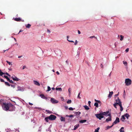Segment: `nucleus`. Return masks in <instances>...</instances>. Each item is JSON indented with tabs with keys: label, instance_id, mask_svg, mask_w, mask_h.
I'll return each mask as SVG.
<instances>
[{
	"label": "nucleus",
	"instance_id": "nucleus-2",
	"mask_svg": "<svg viewBox=\"0 0 132 132\" xmlns=\"http://www.w3.org/2000/svg\"><path fill=\"white\" fill-rule=\"evenodd\" d=\"M125 83L126 85L129 86L131 84V80L129 78L126 79L125 80Z\"/></svg>",
	"mask_w": 132,
	"mask_h": 132
},
{
	"label": "nucleus",
	"instance_id": "nucleus-11",
	"mask_svg": "<svg viewBox=\"0 0 132 132\" xmlns=\"http://www.w3.org/2000/svg\"><path fill=\"white\" fill-rule=\"evenodd\" d=\"M79 126V124L77 125L74 126V128L73 129L74 130H76L78 127Z\"/></svg>",
	"mask_w": 132,
	"mask_h": 132
},
{
	"label": "nucleus",
	"instance_id": "nucleus-41",
	"mask_svg": "<svg viewBox=\"0 0 132 132\" xmlns=\"http://www.w3.org/2000/svg\"><path fill=\"white\" fill-rule=\"evenodd\" d=\"M95 102H97L98 103H100L101 102L99 100H96L95 99Z\"/></svg>",
	"mask_w": 132,
	"mask_h": 132
},
{
	"label": "nucleus",
	"instance_id": "nucleus-49",
	"mask_svg": "<svg viewBox=\"0 0 132 132\" xmlns=\"http://www.w3.org/2000/svg\"><path fill=\"white\" fill-rule=\"evenodd\" d=\"M0 80H1V82H4V81L3 80V79L1 78L0 79Z\"/></svg>",
	"mask_w": 132,
	"mask_h": 132
},
{
	"label": "nucleus",
	"instance_id": "nucleus-52",
	"mask_svg": "<svg viewBox=\"0 0 132 132\" xmlns=\"http://www.w3.org/2000/svg\"><path fill=\"white\" fill-rule=\"evenodd\" d=\"M120 132H125L123 130H122L121 129L120 130Z\"/></svg>",
	"mask_w": 132,
	"mask_h": 132
},
{
	"label": "nucleus",
	"instance_id": "nucleus-21",
	"mask_svg": "<svg viewBox=\"0 0 132 132\" xmlns=\"http://www.w3.org/2000/svg\"><path fill=\"white\" fill-rule=\"evenodd\" d=\"M80 113L81 112L79 111L76 112L75 113L76 115L77 116L79 115L80 114Z\"/></svg>",
	"mask_w": 132,
	"mask_h": 132
},
{
	"label": "nucleus",
	"instance_id": "nucleus-60",
	"mask_svg": "<svg viewBox=\"0 0 132 132\" xmlns=\"http://www.w3.org/2000/svg\"><path fill=\"white\" fill-rule=\"evenodd\" d=\"M47 32H48L49 33H50L51 32L50 30L48 29H47Z\"/></svg>",
	"mask_w": 132,
	"mask_h": 132
},
{
	"label": "nucleus",
	"instance_id": "nucleus-51",
	"mask_svg": "<svg viewBox=\"0 0 132 132\" xmlns=\"http://www.w3.org/2000/svg\"><path fill=\"white\" fill-rule=\"evenodd\" d=\"M116 105L115 104H113V106L114 107V108H117V106H116Z\"/></svg>",
	"mask_w": 132,
	"mask_h": 132
},
{
	"label": "nucleus",
	"instance_id": "nucleus-32",
	"mask_svg": "<svg viewBox=\"0 0 132 132\" xmlns=\"http://www.w3.org/2000/svg\"><path fill=\"white\" fill-rule=\"evenodd\" d=\"M67 40L69 42H72V43H74V42L72 40H68V38H69V36H67Z\"/></svg>",
	"mask_w": 132,
	"mask_h": 132
},
{
	"label": "nucleus",
	"instance_id": "nucleus-27",
	"mask_svg": "<svg viewBox=\"0 0 132 132\" xmlns=\"http://www.w3.org/2000/svg\"><path fill=\"white\" fill-rule=\"evenodd\" d=\"M120 37H121V38L120 39V40L121 41H122L123 40L124 37L122 35H120Z\"/></svg>",
	"mask_w": 132,
	"mask_h": 132
},
{
	"label": "nucleus",
	"instance_id": "nucleus-38",
	"mask_svg": "<svg viewBox=\"0 0 132 132\" xmlns=\"http://www.w3.org/2000/svg\"><path fill=\"white\" fill-rule=\"evenodd\" d=\"M41 130L42 128H41L40 127L39 128L38 131L39 132H41Z\"/></svg>",
	"mask_w": 132,
	"mask_h": 132
},
{
	"label": "nucleus",
	"instance_id": "nucleus-30",
	"mask_svg": "<svg viewBox=\"0 0 132 132\" xmlns=\"http://www.w3.org/2000/svg\"><path fill=\"white\" fill-rule=\"evenodd\" d=\"M71 100H69L67 102V103L68 104H70L71 103Z\"/></svg>",
	"mask_w": 132,
	"mask_h": 132
},
{
	"label": "nucleus",
	"instance_id": "nucleus-1",
	"mask_svg": "<svg viewBox=\"0 0 132 132\" xmlns=\"http://www.w3.org/2000/svg\"><path fill=\"white\" fill-rule=\"evenodd\" d=\"M3 109L6 111L9 110L10 111H12L14 110L15 107L12 104L10 103H4L2 105Z\"/></svg>",
	"mask_w": 132,
	"mask_h": 132
},
{
	"label": "nucleus",
	"instance_id": "nucleus-63",
	"mask_svg": "<svg viewBox=\"0 0 132 132\" xmlns=\"http://www.w3.org/2000/svg\"><path fill=\"white\" fill-rule=\"evenodd\" d=\"M66 63H67L68 64V62H69V61H68L67 60V61H66Z\"/></svg>",
	"mask_w": 132,
	"mask_h": 132
},
{
	"label": "nucleus",
	"instance_id": "nucleus-29",
	"mask_svg": "<svg viewBox=\"0 0 132 132\" xmlns=\"http://www.w3.org/2000/svg\"><path fill=\"white\" fill-rule=\"evenodd\" d=\"M100 129V128L98 127L95 129L94 132H99L98 130Z\"/></svg>",
	"mask_w": 132,
	"mask_h": 132
},
{
	"label": "nucleus",
	"instance_id": "nucleus-22",
	"mask_svg": "<svg viewBox=\"0 0 132 132\" xmlns=\"http://www.w3.org/2000/svg\"><path fill=\"white\" fill-rule=\"evenodd\" d=\"M56 90H59L60 91H62V89L61 88H56Z\"/></svg>",
	"mask_w": 132,
	"mask_h": 132
},
{
	"label": "nucleus",
	"instance_id": "nucleus-54",
	"mask_svg": "<svg viewBox=\"0 0 132 132\" xmlns=\"http://www.w3.org/2000/svg\"><path fill=\"white\" fill-rule=\"evenodd\" d=\"M100 66H101V67L102 68H103V64H101Z\"/></svg>",
	"mask_w": 132,
	"mask_h": 132
},
{
	"label": "nucleus",
	"instance_id": "nucleus-9",
	"mask_svg": "<svg viewBox=\"0 0 132 132\" xmlns=\"http://www.w3.org/2000/svg\"><path fill=\"white\" fill-rule=\"evenodd\" d=\"M40 96L43 99H44L46 100L47 99V98L45 97L43 94H42L40 95Z\"/></svg>",
	"mask_w": 132,
	"mask_h": 132
},
{
	"label": "nucleus",
	"instance_id": "nucleus-10",
	"mask_svg": "<svg viewBox=\"0 0 132 132\" xmlns=\"http://www.w3.org/2000/svg\"><path fill=\"white\" fill-rule=\"evenodd\" d=\"M34 84L35 85H37L38 86H39L40 85V84L39 83V82H38L37 81H36L35 80H34Z\"/></svg>",
	"mask_w": 132,
	"mask_h": 132
},
{
	"label": "nucleus",
	"instance_id": "nucleus-58",
	"mask_svg": "<svg viewBox=\"0 0 132 132\" xmlns=\"http://www.w3.org/2000/svg\"><path fill=\"white\" fill-rule=\"evenodd\" d=\"M26 68V66H24L23 67L22 69L23 70L24 69H25Z\"/></svg>",
	"mask_w": 132,
	"mask_h": 132
},
{
	"label": "nucleus",
	"instance_id": "nucleus-48",
	"mask_svg": "<svg viewBox=\"0 0 132 132\" xmlns=\"http://www.w3.org/2000/svg\"><path fill=\"white\" fill-rule=\"evenodd\" d=\"M66 116H68L69 117H73V115H70L69 116H68L67 115Z\"/></svg>",
	"mask_w": 132,
	"mask_h": 132
},
{
	"label": "nucleus",
	"instance_id": "nucleus-7",
	"mask_svg": "<svg viewBox=\"0 0 132 132\" xmlns=\"http://www.w3.org/2000/svg\"><path fill=\"white\" fill-rule=\"evenodd\" d=\"M119 122L120 121L119 118H118V117H117L115 121L114 122H113L112 123L113 125L116 124L117 123Z\"/></svg>",
	"mask_w": 132,
	"mask_h": 132
},
{
	"label": "nucleus",
	"instance_id": "nucleus-46",
	"mask_svg": "<svg viewBox=\"0 0 132 132\" xmlns=\"http://www.w3.org/2000/svg\"><path fill=\"white\" fill-rule=\"evenodd\" d=\"M129 49L128 48L127 49H126V50L125 51L126 52H127L129 51Z\"/></svg>",
	"mask_w": 132,
	"mask_h": 132
},
{
	"label": "nucleus",
	"instance_id": "nucleus-64",
	"mask_svg": "<svg viewBox=\"0 0 132 132\" xmlns=\"http://www.w3.org/2000/svg\"><path fill=\"white\" fill-rule=\"evenodd\" d=\"M118 95H119V93H118V94H116L115 95V96H118Z\"/></svg>",
	"mask_w": 132,
	"mask_h": 132
},
{
	"label": "nucleus",
	"instance_id": "nucleus-3",
	"mask_svg": "<svg viewBox=\"0 0 132 132\" xmlns=\"http://www.w3.org/2000/svg\"><path fill=\"white\" fill-rule=\"evenodd\" d=\"M95 115L97 118H98L100 120H101L102 118L104 117V116L102 113L96 114Z\"/></svg>",
	"mask_w": 132,
	"mask_h": 132
},
{
	"label": "nucleus",
	"instance_id": "nucleus-34",
	"mask_svg": "<svg viewBox=\"0 0 132 132\" xmlns=\"http://www.w3.org/2000/svg\"><path fill=\"white\" fill-rule=\"evenodd\" d=\"M5 85L8 86H10V84L8 82H5Z\"/></svg>",
	"mask_w": 132,
	"mask_h": 132
},
{
	"label": "nucleus",
	"instance_id": "nucleus-24",
	"mask_svg": "<svg viewBox=\"0 0 132 132\" xmlns=\"http://www.w3.org/2000/svg\"><path fill=\"white\" fill-rule=\"evenodd\" d=\"M3 74H5V73L3 72H2L1 70V69H0V76H2V75Z\"/></svg>",
	"mask_w": 132,
	"mask_h": 132
},
{
	"label": "nucleus",
	"instance_id": "nucleus-28",
	"mask_svg": "<svg viewBox=\"0 0 132 132\" xmlns=\"http://www.w3.org/2000/svg\"><path fill=\"white\" fill-rule=\"evenodd\" d=\"M120 104H122V103L121 102H116L115 103H114V104H116L117 105L118 104L119 105V106L120 105Z\"/></svg>",
	"mask_w": 132,
	"mask_h": 132
},
{
	"label": "nucleus",
	"instance_id": "nucleus-61",
	"mask_svg": "<svg viewBox=\"0 0 132 132\" xmlns=\"http://www.w3.org/2000/svg\"><path fill=\"white\" fill-rule=\"evenodd\" d=\"M29 104L30 105H31V106L33 105V104L32 103H29Z\"/></svg>",
	"mask_w": 132,
	"mask_h": 132
},
{
	"label": "nucleus",
	"instance_id": "nucleus-40",
	"mask_svg": "<svg viewBox=\"0 0 132 132\" xmlns=\"http://www.w3.org/2000/svg\"><path fill=\"white\" fill-rule=\"evenodd\" d=\"M47 89H48L47 90V91H49L51 90V88L49 86H48L47 87Z\"/></svg>",
	"mask_w": 132,
	"mask_h": 132
},
{
	"label": "nucleus",
	"instance_id": "nucleus-39",
	"mask_svg": "<svg viewBox=\"0 0 132 132\" xmlns=\"http://www.w3.org/2000/svg\"><path fill=\"white\" fill-rule=\"evenodd\" d=\"M80 92L78 94V98H79V99L81 98V97H80Z\"/></svg>",
	"mask_w": 132,
	"mask_h": 132
},
{
	"label": "nucleus",
	"instance_id": "nucleus-13",
	"mask_svg": "<svg viewBox=\"0 0 132 132\" xmlns=\"http://www.w3.org/2000/svg\"><path fill=\"white\" fill-rule=\"evenodd\" d=\"M109 113V111H108L106 112H103L102 113V114L103 115V116L104 115L106 116Z\"/></svg>",
	"mask_w": 132,
	"mask_h": 132
},
{
	"label": "nucleus",
	"instance_id": "nucleus-18",
	"mask_svg": "<svg viewBox=\"0 0 132 132\" xmlns=\"http://www.w3.org/2000/svg\"><path fill=\"white\" fill-rule=\"evenodd\" d=\"M120 105L119 106L120 107V110L121 111H122L123 110V108L122 107V104H120Z\"/></svg>",
	"mask_w": 132,
	"mask_h": 132
},
{
	"label": "nucleus",
	"instance_id": "nucleus-5",
	"mask_svg": "<svg viewBox=\"0 0 132 132\" xmlns=\"http://www.w3.org/2000/svg\"><path fill=\"white\" fill-rule=\"evenodd\" d=\"M51 102L53 104H55L58 103L59 102V101L53 98H52L51 99Z\"/></svg>",
	"mask_w": 132,
	"mask_h": 132
},
{
	"label": "nucleus",
	"instance_id": "nucleus-20",
	"mask_svg": "<svg viewBox=\"0 0 132 132\" xmlns=\"http://www.w3.org/2000/svg\"><path fill=\"white\" fill-rule=\"evenodd\" d=\"M124 116L125 117H125H126L127 119L129 117V115L127 113L125 114Z\"/></svg>",
	"mask_w": 132,
	"mask_h": 132
},
{
	"label": "nucleus",
	"instance_id": "nucleus-26",
	"mask_svg": "<svg viewBox=\"0 0 132 132\" xmlns=\"http://www.w3.org/2000/svg\"><path fill=\"white\" fill-rule=\"evenodd\" d=\"M84 107L85 109L86 110H88L89 109V108L88 106H87V105H85L84 106Z\"/></svg>",
	"mask_w": 132,
	"mask_h": 132
},
{
	"label": "nucleus",
	"instance_id": "nucleus-6",
	"mask_svg": "<svg viewBox=\"0 0 132 132\" xmlns=\"http://www.w3.org/2000/svg\"><path fill=\"white\" fill-rule=\"evenodd\" d=\"M107 116H109V117H108L107 119H106V122H108L109 121H111V116L110 113H109L108 114Z\"/></svg>",
	"mask_w": 132,
	"mask_h": 132
},
{
	"label": "nucleus",
	"instance_id": "nucleus-36",
	"mask_svg": "<svg viewBox=\"0 0 132 132\" xmlns=\"http://www.w3.org/2000/svg\"><path fill=\"white\" fill-rule=\"evenodd\" d=\"M123 63L124 64V65L125 66H126L127 65V62L126 61H123Z\"/></svg>",
	"mask_w": 132,
	"mask_h": 132
},
{
	"label": "nucleus",
	"instance_id": "nucleus-19",
	"mask_svg": "<svg viewBox=\"0 0 132 132\" xmlns=\"http://www.w3.org/2000/svg\"><path fill=\"white\" fill-rule=\"evenodd\" d=\"M121 117H122L121 118V119L122 121H124V120L125 119V117L124 115H123Z\"/></svg>",
	"mask_w": 132,
	"mask_h": 132
},
{
	"label": "nucleus",
	"instance_id": "nucleus-55",
	"mask_svg": "<svg viewBox=\"0 0 132 132\" xmlns=\"http://www.w3.org/2000/svg\"><path fill=\"white\" fill-rule=\"evenodd\" d=\"M78 34H80L81 33L80 31L79 30H78Z\"/></svg>",
	"mask_w": 132,
	"mask_h": 132
},
{
	"label": "nucleus",
	"instance_id": "nucleus-43",
	"mask_svg": "<svg viewBox=\"0 0 132 132\" xmlns=\"http://www.w3.org/2000/svg\"><path fill=\"white\" fill-rule=\"evenodd\" d=\"M71 89L70 88H69L68 89V91L69 92V93H71Z\"/></svg>",
	"mask_w": 132,
	"mask_h": 132
},
{
	"label": "nucleus",
	"instance_id": "nucleus-12",
	"mask_svg": "<svg viewBox=\"0 0 132 132\" xmlns=\"http://www.w3.org/2000/svg\"><path fill=\"white\" fill-rule=\"evenodd\" d=\"M113 93V92L112 91L111 92H110L109 94L108 95V97L109 98H111L112 97Z\"/></svg>",
	"mask_w": 132,
	"mask_h": 132
},
{
	"label": "nucleus",
	"instance_id": "nucleus-59",
	"mask_svg": "<svg viewBox=\"0 0 132 132\" xmlns=\"http://www.w3.org/2000/svg\"><path fill=\"white\" fill-rule=\"evenodd\" d=\"M56 73L57 74V75H59V74H60L59 73V72L58 71H57V72H56Z\"/></svg>",
	"mask_w": 132,
	"mask_h": 132
},
{
	"label": "nucleus",
	"instance_id": "nucleus-45",
	"mask_svg": "<svg viewBox=\"0 0 132 132\" xmlns=\"http://www.w3.org/2000/svg\"><path fill=\"white\" fill-rule=\"evenodd\" d=\"M5 74H6V75H7V76H10V75H9V74L8 73H7V72H6V73H5Z\"/></svg>",
	"mask_w": 132,
	"mask_h": 132
},
{
	"label": "nucleus",
	"instance_id": "nucleus-8",
	"mask_svg": "<svg viewBox=\"0 0 132 132\" xmlns=\"http://www.w3.org/2000/svg\"><path fill=\"white\" fill-rule=\"evenodd\" d=\"M14 20L15 21H22L23 22L24 21V20H23L21 21V19L19 18H15L14 19Z\"/></svg>",
	"mask_w": 132,
	"mask_h": 132
},
{
	"label": "nucleus",
	"instance_id": "nucleus-14",
	"mask_svg": "<svg viewBox=\"0 0 132 132\" xmlns=\"http://www.w3.org/2000/svg\"><path fill=\"white\" fill-rule=\"evenodd\" d=\"M12 78L14 81H18L19 80V79L16 77H15V78L12 77Z\"/></svg>",
	"mask_w": 132,
	"mask_h": 132
},
{
	"label": "nucleus",
	"instance_id": "nucleus-42",
	"mask_svg": "<svg viewBox=\"0 0 132 132\" xmlns=\"http://www.w3.org/2000/svg\"><path fill=\"white\" fill-rule=\"evenodd\" d=\"M69 109L70 110H73V108L71 107H70L69 108Z\"/></svg>",
	"mask_w": 132,
	"mask_h": 132
},
{
	"label": "nucleus",
	"instance_id": "nucleus-57",
	"mask_svg": "<svg viewBox=\"0 0 132 132\" xmlns=\"http://www.w3.org/2000/svg\"><path fill=\"white\" fill-rule=\"evenodd\" d=\"M64 108H65V109L66 110H67L68 109V107L67 106H65Z\"/></svg>",
	"mask_w": 132,
	"mask_h": 132
},
{
	"label": "nucleus",
	"instance_id": "nucleus-56",
	"mask_svg": "<svg viewBox=\"0 0 132 132\" xmlns=\"http://www.w3.org/2000/svg\"><path fill=\"white\" fill-rule=\"evenodd\" d=\"M91 103V102L89 101L88 102V103L89 104V106L90 105V104Z\"/></svg>",
	"mask_w": 132,
	"mask_h": 132
},
{
	"label": "nucleus",
	"instance_id": "nucleus-17",
	"mask_svg": "<svg viewBox=\"0 0 132 132\" xmlns=\"http://www.w3.org/2000/svg\"><path fill=\"white\" fill-rule=\"evenodd\" d=\"M60 120L61 121H65V118L63 117H61L60 118Z\"/></svg>",
	"mask_w": 132,
	"mask_h": 132
},
{
	"label": "nucleus",
	"instance_id": "nucleus-31",
	"mask_svg": "<svg viewBox=\"0 0 132 132\" xmlns=\"http://www.w3.org/2000/svg\"><path fill=\"white\" fill-rule=\"evenodd\" d=\"M4 77L7 79V81L9 80L10 79L8 77L6 76H4Z\"/></svg>",
	"mask_w": 132,
	"mask_h": 132
},
{
	"label": "nucleus",
	"instance_id": "nucleus-44",
	"mask_svg": "<svg viewBox=\"0 0 132 132\" xmlns=\"http://www.w3.org/2000/svg\"><path fill=\"white\" fill-rule=\"evenodd\" d=\"M12 83H13V82L12 80H10V79H9V80L8 81Z\"/></svg>",
	"mask_w": 132,
	"mask_h": 132
},
{
	"label": "nucleus",
	"instance_id": "nucleus-4",
	"mask_svg": "<svg viewBox=\"0 0 132 132\" xmlns=\"http://www.w3.org/2000/svg\"><path fill=\"white\" fill-rule=\"evenodd\" d=\"M49 117L50 120H55L56 118V116L53 114L51 115Z\"/></svg>",
	"mask_w": 132,
	"mask_h": 132
},
{
	"label": "nucleus",
	"instance_id": "nucleus-33",
	"mask_svg": "<svg viewBox=\"0 0 132 132\" xmlns=\"http://www.w3.org/2000/svg\"><path fill=\"white\" fill-rule=\"evenodd\" d=\"M94 105L97 108H98V104L97 103H95L94 104Z\"/></svg>",
	"mask_w": 132,
	"mask_h": 132
},
{
	"label": "nucleus",
	"instance_id": "nucleus-23",
	"mask_svg": "<svg viewBox=\"0 0 132 132\" xmlns=\"http://www.w3.org/2000/svg\"><path fill=\"white\" fill-rule=\"evenodd\" d=\"M116 101L117 102H121L120 100L119 99V97L117 98V99L116 100Z\"/></svg>",
	"mask_w": 132,
	"mask_h": 132
},
{
	"label": "nucleus",
	"instance_id": "nucleus-15",
	"mask_svg": "<svg viewBox=\"0 0 132 132\" xmlns=\"http://www.w3.org/2000/svg\"><path fill=\"white\" fill-rule=\"evenodd\" d=\"M87 121L86 120H81L79 121L80 123H83Z\"/></svg>",
	"mask_w": 132,
	"mask_h": 132
},
{
	"label": "nucleus",
	"instance_id": "nucleus-25",
	"mask_svg": "<svg viewBox=\"0 0 132 132\" xmlns=\"http://www.w3.org/2000/svg\"><path fill=\"white\" fill-rule=\"evenodd\" d=\"M31 26V25L29 24H27V25L26 26V27L27 28H30Z\"/></svg>",
	"mask_w": 132,
	"mask_h": 132
},
{
	"label": "nucleus",
	"instance_id": "nucleus-50",
	"mask_svg": "<svg viewBox=\"0 0 132 132\" xmlns=\"http://www.w3.org/2000/svg\"><path fill=\"white\" fill-rule=\"evenodd\" d=\"M77 42H77V40H76V41H75V43L74 44L75 45H76L77 44Z\"/></svg>",
	"mask_w": 132,
	"mask_h": 132
},
{
	"label": "nucleus",
	"instance_id": "nucleus-53",
	"mask_svg": "<svg viewBox=\"0 0 132 132\" xmlns=\"http://www.w3.org/2000/svg\"><path fill=\"white\" fill-rule=\"evenodd\" d=\"M11 86L12 87H13V88H14L15 87V85H11Z\"/></svg>",
	"mask_w": 132,
	"mask_h": 132
},
{
	"label": "nucleus",
	"instance_id": "nucleus-47",
	"mask_svg": "<svg viewBox=\"0 0 132 132\" xmlns=\"http://www.w3.org/2000/svg\"><path fill=\"white\" fill-rule=\"evenodd\" d=\"M89 38H95L96 37L95 36H93L90 37Z\"/></svg>",
	"mask_w": 132,
	"mask_h": 132
},
{
	"label": "nucleus",
	"instance_id": "nucleus-37",
	"mask_svg": "<svg viewBox=\"0 0 132 132\" xmlns=\"http://www.w3.org/2000/svg\"><path fill=\"white\" fill-rule=\"evenodd\" d=\"M113 126V124H112V125L110 126H108L107 127V129H109L110 128H111V127H112V126Z\"/></svg>",
	"mask_w": 132,
	"mask_h": 132
},
{
	"label": "nucleus",
	"instance_id": "nucleus-35",
	"mask_svg": "<svg viewBox=\"0 0 132 132\" xmlns=\"http://www.w3.org/2000/svg\"><path fill=\"white\" fill-rule=\"evenodd\" d=\"M6 62L7 63H8L9 65H12L11 62H9L8 61H6Z\"/></svg>",
	"mask_w": 132,
	"mask_h": 132
},
{
	"label": "nucleus",
	"instance_id": "nucleus-16",
	"mask_svg": "<svg viewBox=\"0 0 132 132\" xmlns=\"http://www.w3.org/2000/svg\"><path fill=\"white\" fill-rule=\"evenodd\" d=\"M49 120H50V118L49 117H46L45 118V120L47 122H48Z\"/></svg>",
	"mask_w": 132,
	"mask_h": 132
},
{
	"label": "nucleus",
	"instance_id": "nucleus-62",
	"mask_svg": "<svg viewBox=\"0 0 132 132\" xmlns=\"http://www.w3.org/2000/svg\"><path fill=\"white\" fill-rule=\"evenodd\" d=\"M61 98L62 100V101L64 100V99L63 98V97H61Z\"/></svg>",
	"mask_w": 132,
	"mask_h": 132
}]
</instances>
